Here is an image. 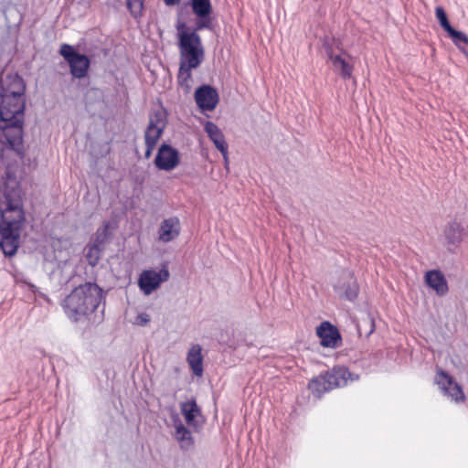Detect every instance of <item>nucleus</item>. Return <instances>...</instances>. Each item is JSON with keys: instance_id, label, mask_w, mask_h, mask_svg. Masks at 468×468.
Segmentation results:
<instances>
[{"instance_id": "obj_3", "label": "nucleus", "mask_w": 468, "mask_h": 468, "mask_svg": "<svg viewBox=\"0 0 468 468\" xmlns=\"http://www.w3.org/2000/svg\"><path fill=\"white\" fill-rule=\"evenodd\" d=\"M102 298L103 291L97 283L85 282L73 289L61 306L71 321L78 322L95 312Z\"/></svg>"}, {"instance_id": "obj_27", "label": "nucleus", "mask_w": 468, "mask_h": 468, "mask_svg": "<svg viewBox=\"0 0 468 468\" xmlns=\"http://www.w3.org/2000/svg\"><path fill=\"white\" fill-rule=\"evenodd\" d=\"M446 32L456 46L461 47L462 44H468V37L464 33L454 29L452 27L446 30Z\"/></svg>"}, {"instance_id": "obj_15", "label": "nucleus", "mask_w": 468, "mask_h": 468, "mask_svg": "<svg viewBox=\"0 0 468 468\" xmlns=\"http://www.w3.org/2000/svg\"><path fill=\"white\" fill-rule=\"evenodd\" d=\"M218 100L217 90L209 85H202L195 91V101L202 111H213Z\"/></svg>"}, {"instance_id": "obj_30", "label": "nucleus", "mask_w": 468, "mask_h": 468, "mask_svg": "<svg viewBox=\"0 0 468 468\" xmlns=\"http://www.w3.org/2000/svg\"><path fill=\"white\" fill-rule=\"evenodd\" d=\"M150 322V315L143 313L139 314L135 318V324L141 326L146 325Z\"/></svg>"}, {"instance_id": "obj_24", "label": "nucleus", "mask_w": 468, "mask_h": 468, "mask_svg": "<svg viewBox=\"0 0 468 468\" xmlns=\"http://www.w3.org/2000/svg\"><path fill=\"white\" fill-rule=\"evenodd\" d=\"M464 229L463 226L456 222H451L448 224L444 230V236L447 242L451 245L457 246L463 239Z\"/></svg>"}, {"instance_id": "obj_11", "label": "nucleus", "mask_w": 468, "mask_h": 468, "mask_svg": "<svg viewBox=\"0 0 468 468\" xmlns=\"http://www.w3.org/2000/svg\"><path fill=\"white\" fill-rule=\"evenodd\" d=\"M3 126L4 135L10 147L19 153L23 144L24 118L5 121Z\"/></svg>"}, {"instance_id": "obj_23", "label": "nucleus", "mask_w": 468, "mask_h": 468, "mask_svg": "<svg viewBox=\"0 0 468 468\" xmlns=\"http://www.w3.org/2000/svg\"><path fill=\"white\" fill-rule=\"evenodd\" d=\"M327 55L332 62L334 70L343 79H350L353 72V66L342 58L341 55H334L331 51H327Z\"/></svg>"}, {"instance_id": "obj_4", "label": "nucleus", "mask_w": 468, "mask_h": 468, "mask_svg": "<svg viewBox=\"0 0 468 468\" xmlns=\"http://www.w3.org/2000/svg\"><path fill=\"white\" fill-rule=\"evenodd\" d=\"M357 378L358 376L356 375L354 378L353 374L346 367H335L324 374L312 379L308 387L315 396L320 397L326 391L345 387L348 380L353 381Z\"/></svg>"}, {"instance_id": "obj_5", "label": "nucleus", "mask_w": 468, "mask_h": 468, "mask_svg": "<svg viewBox=\"0 0 468 468\" xmlns=\"http://www.w3.org/2000/svg\"><path fill=\"white\" fill-rule=\"evenodd\" d=\"M58 52L69 64L73 78L80 80L87 76L90 61L86 55L77 52L74 47L69 44H62Z\"/></svg>"}, {"instance_id": "obj_26", "label": "nucleus", "mask_w": 468, "mask_h": 468, "mask_svg": "<svg viewBox=\"0 0 468 468\" xmlns=\"http://www.w3.org/2000/svg\"><path fill=\"white\" fill-rule=\"evenodd\" d=\"M110 237L109 223H105L101 228L98 229L95 235L93 244L104 249V245Z\"/></svg>"}, {"instance_id": "obj_18", "label": "nucleus", "mask_w": 468, "mask_h": 468, "mask_svg": "<svg viewBox=\"0 0 468 468\" xmlns=\"http://www.w3.org/2000/svg\"><path fill=\"white\" fill-rule=\"evenodd\" d=\"M437 383L456 402L464 401L465 396L461 386L454 382L449 375L442 371L438 373Z\"/></svg>"}, {"instance_id": "obj_13", "label": "nucleus", "mask_w": 468, "mask_h": 468, "mask_svg": "<svg viewBox=\"0 0 468 468\" xmlns=\"http://www.w3.org/2000/svg\"><path fill=\"white\" fill-rule=\"evenodd\" d=\"M179 152L167 144L160 145L154 159V165L159 170L171 171L179 164Z\"/></svg>"}, {"instance_id": "obj_6", "label": "nucleus", "mask_w": 468, "mask_h": 468, "mask_svg": "<svg viewBox=\"0 0 468 468\" xmlns=\"http://www.w3.org/2000/svg\"><path fill=\"white\" fill-rule=\"evenodd\" d=\"M186 5L190 7L196 17L193 28L196 30H212L214 27L213 6L211 0H188Z\"/></svg>"}, {"instance_id": "obj_31", "label": "nucleus", "mask_w": 468, "mask_h": 468, "mask_svg": "<svg viewBox=\"0 0 468 468\" xmlns=\"http://www.w3.org/2000/svg\"><path fill=\"white\" fill-rule=\"evenodd\" d=\"M145 145H146V150H145L144 157L146 159H149L152 155L153 150L154 149L155 145L151 144H145Z\"/></svg>"}, {"instance_id": "obj_32", "label": "nucleus", "mask_w": 468, "mask_h": 468, "mask_svg": "<svg viewBox=\"0 0 468 468\" xmlns=\"http://www.w3.org/2000/svg\"><path fill=\"white\" fill-rule=\"evenodd\" d=\"M165 4L168 6L178 5L180 0H164Z\"/></svg>"}, {"instance_id": "obj_8", "label": "nucleus", "mask_w": 468, "mask_h": 468, "mask_svg": "<svg viewBox=\"0 0 468 468\" xmlns=\"http://www.w3.org/2000/svg\"><path fill=\"white\" fill-rule=\"evenodd\" d=\"M169 276V271L165 268L159 271L154 270L144 271L138 279L139 288L145 295H149L156 290L162 282H166Z\"/></svg>"}, {"instance_id": "obj_19", "label": "nucleus", "mask_w": 468, "mask_h": 468, "mask_svg": "<svg viewBox=\"0 0 468 468\" xmlns=\"http://www.w3.org/2000/svg\"><path fill=\"white\" fill-rule=\"evenodd\" d=\"M205 132L214 143L216 148L222 154L225 162H228V144L220 129L212 122L205 123Z\"/></svg>"}, {"instance_id": "obj_14", "label": "nucleus", "mask_w": 468, "mask_h": 468, "mask_svg": "<svg viewBox=\"0 0 468 468\" xmlns=\"http://www.w3.org/2000/svg\"><path fill=\"white\" fill-rule=\"evenodd\" d=\"M335 292L348 301H353L357 297L359 287L354 275L347 271H344L340 280L334 285Z\"/></svg>"}, {"instance_id": "obj_12", "label": "nucleus", "mask_w": 468, "mask_h": 468, "mask_svg": "<svg viewBox=\"0 0 468 468\" xmlns=\"http://www.w3.org/2000/svg\"><path fill=\"white\" fill-rule=\"evenodd\" d=\"M26 84L17 73L2 74L0 77V96H25Z\"/></svg>"}, {"instance_id": "obj_1", "label": "nucleus", "mask_w": 468, "mask_h": 468, "mask_svg": "<svg viewBox=\"0 0 468 468\" xmlns=\"http://www.w3.org/2000/svg\"><path fill=\"white\" fill-rule=\"evenodd\" d=\"M7 180L0 190V249L6 257L14 256L20 244L26 221L21 190L16 178L6 172Z\"/></svg>"}, {"instance_id": "obj_16", "label": "nucleus", "mask_w": 468, "mask_h": 468, "mask_svg": "<svg viewBox=\"0 0 468 468\" xmlns=\"http://www.w3.org/2000/svg\"><path fill=\"white\" fill-rule=\"evenodd\" d=\"M316 335L324 347L336 348L341 346L342 338L338 329L327 321L317 326Z\"/></svg>"}, {"instance_id": "obj_2", "label": "nucleus", "mask_w": 468, "mask_h": 468, "mask_svg": "<svg viewBox=\"0 0 468 468\" xmlns=\"http://www.w3.org/2000/svg\"><path fill=\"white\" fill-rule=\"evenodd\" d=\"M179 48V71L178 83L187 92L189 91L192 69L198 68L205 59V48L201 37L195 28H190L185 22H179L176 26Z\"/></svg>"}, {"instance_id": "obj_28", "label": "nucleus", "mask_w": 468, "mask_h": 468, "mask_svg": "<svg viewBox=\"0 0 468 468\" xmlns=\"http://www.w3.org/2000/svg\"><path fill=\"white\" fill-rule=\"evenodd\" d=\"M127 8L134 17L140 16L144 8V0H126Z\"/></svg>"}, {"instance_id": "obj_7", "label": "nucleus", "mask_w": 468, "mask_h": 468, "mask_svg": "<svg viewBox=\"0 0 468 468\" xmlns=\"http://www.w3.org/2000/svg\"><path fill=\"white\" fill-rule=\"evenodd\" d=\"M25 96H0L1 122L24 118Z\"/></svg>"}, {"instance_id": "obj_10", "label": "nucleus", "mask_w": 468, "mask_h": 468, "mask_svg": "<svg viewBox=\"0 0 468 468\" xmlns=\"http://www.w3.org/2000/svg\"><path fill=\"white\" fill-rule=\"evenodd\" d=\"M166 126V115L165 112L157 111L150 115L149 122L144 132L145 144L156 145Z\"/></svg>"}, {"instance_id": "obj_20", "label": "nucleus", "mask_w": 468, "mask_h": 468, "mask_svg": "<svg viewBox=\"0 0 468 468\" xmlns=\"http://www.w3.org/2000/svg\"><path fill=\"white\" fill-rule=\"evenodd\" d=\"M175 438L183 451H190L194 448L195 440L189 429L180 420L174 421Z\"/></svg>"}, {"instance_id": "obj_29", "label": "nucleus", "mask_w": 468, "mask_h": 468, "mask_svg": "<svg viewBox=\"0 0 468 468\" xmlns=\"http://www.w3.org/2000/svg\"><path fill=\"white\" fill-rule=\"evenodd\" d=\"M435 16H436V18L438 19L441 27L445 31L448 30L452 27L451 24L449 23L447 15L441 6H437L435 8Z\"/></svg>"}, {"instance_id": "obj_22", "label": "nucleus", "mask_w": 468, "mask_h": 468, "mask_svg": "<svg viewBox=\"0 0 468 468\" xmlns=\"http://www.w3.org/2000/svg\"><path fill=\"white\" fill-rule=\"evenodd\" d=\"M201 346L193 345L187 352L186 361L197 377L203 375V356Z\"/></svg>"}, {"instance_id": "obj_21", "label": "nucleus", "mask_w": 468, "mask_h": 468, "mask_svg": "<svg viewBox=\"0 0 468 468\" xmlns=\"http://www.w3.org/2000/svg\"><path fill=\"white\" fill-rule=\"evenodd\" d=\"M425 282L428 286L435 290L439 295H444L448 292L446 279L440 271H427L425 274Z\"/></svg>"}, {"instance_id": "obj_9", "label": "nucleus", "mask_w": 468, "mask_h": 468, "mask_svg": "<svg viewBox=\"0 0 468 468\" xmlns=\"http://www.w3.org/2000/svg\"><path fill=\"white\" fill-rule=\"evenodd\" d=\"M180 411L185 418L186 423L192 427L196 432H198L202 429L205 419L195 398L182 402L180 404Z\"/></svg>"}, {"instance_id": "obj_25", "label": "nucleus", "mask_w": 468, "mask_h": 468, "mask_svg": "<svg viewBox=\"0 0 468 468\" xmlns=\"http://www.w3.org/2000/svg\"><path fill=\"white\" fill-rule=\"evenodd\" d=\"M103 250V248L93 243L85 248V257L89 265L94 267L99 263Z\"/></svg>"}, {"instance_id": "obj_17", "label": "nucleus", "mask_w": 468, "mask_h": 468, "mask_svg": "<svg viewBox=\"0 0 468 468\" xmlns=\"http://www.w3.org/2000/svg\"><path fill=\"white\" fill-rule=\"evenodd\" d=\"M180 221L177 217L164 219L158 229L160 241L167 243L176 239L180 234Z\"/></svg>"}]
</instances>
